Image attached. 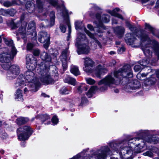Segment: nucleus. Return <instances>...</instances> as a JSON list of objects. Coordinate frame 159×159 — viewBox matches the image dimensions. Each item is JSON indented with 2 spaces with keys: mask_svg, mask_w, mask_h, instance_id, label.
Returning a JSON list of instances; mask_svg holds the SVG:
<instances>
[{
  "mask_svg": "<svg viewBox=\"0 0 159 159\" xmlns=\"http://www.w3.org/2000/svg\"><path fill=\"white\" fill-rule=\"evenodd\" d=\"M159 141V139L157 137H152L148 139L147 140V141L150 143H154L156 144Z\"/></svg>",
  "mask_w": 159,
  "mask_h": 159,
  "instance_id": "4c0bfd02",
  "label": "nucleus"
},
{
  "mask_svg": "<svg viewBox=\"0 0 159 159\" xmlns=\"http://www.w3.org/2000/svg\"><path fill=\"white\" fill-rule=\"evenodd\" d=\"M96 20L94 21V23L96 25L97 28H102L105 29V28L102 22L104 23L109 22L110 20V16L109 15L104 14L102 15V20L101 19L100 14L98 13L96 15Z\"/></svg>",
  "mask_w": 159,
  "mask_h": 159,
  "instance_id": "f8f14e48",
  "label": "nucleus"
},
{
  "mask_svg": "<svg viewBox=\"0 0 159 159\" xmlns=\"http://www.w3.org/2000/svg\"><path fill=\"white\" fill-rule=\"evenodd\" d=\"M146 81V82H148V85H152L154 84L156 82V79L154 77H151Z\"/></svg>",
  "mask_w": 159,
  "mask_h": 159,
  "instance_id": "a19ab883",
  "label": "nucleus"
},
{
  "mask_svg": "<svg viewBox=\"0 0 159 159\" xmlns=\"http://www.w3.org/2000/svg\"><path fill=\"white\" fill-rule=\"evenodd\" d=\"M42 59L45 61L44 64L39 67V71L38 72L41 75L40 80L45 85L53 83L58 78V73L56 72L53 74V72H49L50 68L55 69L56 67L52 65L51 58L48 53L43 52L41 55Z\"/></svg>",
  "mask_w": 159,
  "mask_h": 159,
  "instance_id": "20e7f679",
  "label": "nucleus"
},
{
  "mask_svg": "<svg viewBox=\"0 0 159 159\" xmlns=\"http://www.w3.org/2000/svg\"><path fill=\"white\" fill-rule=\"evenodd\" d=\"M145 29L150 31L153 35H155V30L152 27L149 25L146 24H145Z\"/></svg>",
  "mask_w": 159,
  "mask_h": 159,
  "instance_id": "58836bf2",
  "label": "nucleus"
},
{
  "mask_svg": "<svg viewBox=\"0 0 159 159\" xmlns=\"http://www.w3.org/2000/svg\"><path fill=\"white\" fill-rule=\"evenodd\" d=\"M156 76L157 78H159V73H157L156 74Z\"/></svg>",
  "mask_w": 159,
  "mask_h": 159,
  "instance_id": "774afa93",
  "label": "nucleus"
},
{
  "mask_svg": "<svg viewBox=\"0 0 159 159\" xmlns=\"http://www.w3.org/2000/svg\"><path fill=\"white\" fill-rule=\"evenodd\" d=\"M109 53L110 54L112 55L115 54L116 52L114 51H111L109 52Z\"/></svg>",
  "mask_w": 159,
  "mask_h": 159,
  "instance_id": "e2e57ef3",
  "label": "nucleus"
},
{
  "mask_svg": "<svg viewBox=\"0 0 159 159\" xmlns=\"http://www.w3.org/2000/svg\"><path fill=\"white\" fill-rule=\"evenodd\" d=\"M36 6L38 11L39 12H42L43 10L44 2L41 0H36Z\"/></svg>",
  "mask_w": 159,
  "mask_h": 159,
  "instance_id": "cd10ccee",
  "label": "nucleus"
},
{
  "mask_svg": "<svg viewBox=\"0 0 159 159\" xmlns=\"http://www.w3.org/2000/svg\"><path fill=\"white\" fill-rule=\"evenodd\" d=\"M36 118L41 120L43 122H44L48 120H49L50 119L49 116L47 114L39 115L37 116Z\"/></svg>",
  "mask_w": 159,
  "mask_h": 159,
  "instance_id": "72a5a7b5",
  "label": "nucleus"
},
{
  "mask_svg": "<svg viewBox=\"0 0 159 159\" xmlns=\"http://www.w3.org/2000/svg\"><path fill=\"white\" fill-rule=\"evenodd\" d=\"M70 72L75 76H77L80 74V72L78 67L72 65L70 66Z\"/></svg>",
  "mask_w": 159,
  "mask_h": 159,
  "instance_id": "c756f323",
  "label": "nucleus"
},
{
  "mask_svg": "<svg viewBox=\"0 0 159 159\" xmlns=\"http://www.w3.org/2000/svg\"><path fill=\"white\" fill-rule=\"evenodd\" d=\"M50 22H49L48 20H46L41 24L42 27H52L53 26L55 23V12L53 11H51L50 14Z\"/></svg>",
  "mask_w": 159,
  "mask_h": 159,
  "instance_id": "f3484780",
  "label": "nucleus"
},
{
  "mask_svg": "<svg viewBox=\"0 0 159 159\" xmlns=\"http://www.w3.org/2000/svg\"><path fill=\"white\" fill-rule=\"evenodd\" d=\"M33 47V44L30 43H28L27 45V50H30L32 49Z\"/></svg>",
  "mask_w": 159,
  "mask_h": 159,
  "instance_id": "5fc2aeb1",
  "label": "nucleus"
},
{
  "mask_svg": "<svg viewBox=\"0 0 159 159\" xmlns=\"http://www.w3.org/2000/svg\"><path fill=\"white\" fill-rule=\"evenodd\" d=\"M144 156H147L150 157H152L153 156V154L150 151H148L143 153Z\"/></svg>",
  "mask_w": 159,
  "mask_h": 159,
  "instance_id": "603ef678",
  "label": "nucleus"
},
{
  "mask_svg": "<svg viewBox=\"0 0 159 159\" xmlns=\"http://www.w3.org/2000/svg\"><path fill=\"white\" fill-rule=\"evenodd\" d=\"M27 81L29 84H35L38 86L39 82L36 78L34 72L31 70H28L24 73V77L23 75H20L16 80L14 86L16 88L22 87L24 85H26L25 81Z\"/></svg>",
  "mask_w": 159,
  "mask_h": 159,
  "instance_id": "423d86ee",
  "label": "nucleus"
},
{
  "mask_svg": "<svg viewBox=\"0 0 159 159\" xmlns=\"http://www.w3.org/2000/svg\"><path fill=\"white\" fill-rule=\"evenodd\" d=\"M52 121L53 123V125H55L57 124L58 122V120L57 116H54L52 118Z\"/></svg>",
  "mask_w": 159,
  "mask_h": 159,
  "instance_id": "09e8293b",
  "label": "nucleus"
},
{
  "mask_svg": "<svg viewBox=\"0 0 159 159\" xmlns=\"http://www.w3.org/2000/svg\"><path fill=\"white\" fill-rule=\"evenodd\" d=\"M20 70L18 66L14 65L11 66L7 74V78L8 80H12L20 74Z\"/></svg>",
  "mask_w": 159,
  "mask_h": 159,
  "instance_id": "ddd939ff",
  "label": "nucleus"
},
{
  "mask_svg": "<svg viewBox=\"0 0 159 159\" xmlns=\"http://www.w3.org/2000/svg\"><path fill=\"white\" fill-rule=\"evenodd\" d=\"M112 24H116L117 23V20L116 18H114L112 19Z\"/></svg>",
  "mask_w": 159,
  "mask_h": 159,
  "instance_id": "bf43d9fd",
  "label": "nucleus"
},
{
  "mask_svg": "<svg viewBox=\"0 0 159 159\" xmlns=\"http://www.w3.org/2000/svg\"><path fill=\"white\" fill-rule=\"evenodd\" d=\"M28 118H27L20 117L17 119V123L18 125H20L25 123L28 121Z\"/></svg>",
  "mask_w": 159,
  "mask_h": 159,
  "instance_id": "473e14b6",
  "label": "nucleus"
},
{
  "mask_svg": "<svg viewBox=\"0 0 159 159\" xmlns=\"http://www.w3.org/2000/svg\"><path fill=\"white\" fill-rule=\"evenodd\" d=\"M126 26L131 31H133L136 30V27L131 24L129 22L126 21Z\"/></svg>",
  "mask_w": 159,
  "mask_h": 159,
  "instance_id": "c03bdc74",
  "label": "nucleus"
},
{
  "mask_svg": "<svg viewBox=\"0 0 159 159\" xmlns=\"http://www.w3.org/2000/svg\"><path fill=\"white\" fill-rule=\"evenodd\" d=\"M2 65V68L6 70H7L9 68L10 69L11 63L10 61L9 62H5Z\"/></svg>",
  "mask_w": 159,
  "mask_h": 159,
  "instance_id": "79ce46f5",
  "label": "nucleus"
},
{
  "mask_svg": "<svg viewBox=\"0 0 159 159\" xmlns=\"http://www.w3.org/2000/svg\"><path fill=\"white\" fill-rule=\"evenodd\" d=\"M85 80L87 83L90 85L93 84L95 83V81L91 78H86Z\"/></svg>",
  "mask_w": 159,
  "mask_h": 159,
  "instance_id": "a18cd8bd",
  "label": "nucleus"
},
{
  "mask_svg": "<svg viewBox=\"0 0 159 159\" xmlns=\"http://www.w3.org/2000/svg\"><path fill=\"white\" fill-rule=\"evenodd\" d=\"M148 133V130H140L136 133V135L139 137L132 138L127 141L122 140L115 141L110 143L109 146L111 150L118 153L122 159H130L128 155H131L133 154V147L134 145L138 143L134 147L135 152L139 153L143 148L144 142L142 138Z\"/></svg>",
  "mask_w": 159,
  "mask_h": 159,
  "instance_id": "f257e3e1",
  "label": "nucleus"
},
{
  "mask_svg": "<svg viewBox=\"0 0 159 159\" xmlns=\"http://www.w3.org/2000/svg\"><path fill=\"white\" fill-rule=\"evenodd\" d=\"M65 82L75 85V80L70 77L68 76L64 80Z\"/></svg>",
  "mask_w": 159,
  "mask_h": 159,
  "instance_id": "2f4dec72",
  "label": "nucleus"
},
{
  "mask_svg": "<svg viewBox=\"0 0 159 159\" xmlns=\"http://www.w3.org/2000/svg\"><path fill=\"white\" fill-rule=\"evenodd\" d=\"M119 8H116L112 11H109L108 12L112 16H114L122 20H123V17L120 14L117 13V12L119 11Z\"/></svg>",
  "mask_w": 159,
  "mask_h": 159,
  "instance_id": "bb28decb",
  "label": "nucleus"
},
{
  "mask_svg": "<svg viewBox=\"0 0 159 159\" xmlns=\"http://www.w3.org/2000/svg\"><path fill=\"white\" fill-rule=\"evenodd\" d=\"M141 84L139 81L134 80L129 83L127 85L128 89L131 90L138 89L140 87Z\"/></svg>",
  "mask_w": 159,
  "mask_h": 159,
  "instance_id": "aec40b11",
  "label": "nucleus"
},
{
  "mask_svg": "<svg viewBox=\"0 0 159 159\" xmlns=\"http://www.w3.org/2000/svg\"><path fill=\"white\" fill-rule=\"evenodd\" d=\"M48 15V13H44L43 15V17L44 18H46L47 16V15Z\"/></svg>",
  "mask_w": 159,
  "mask_h": 159,
  "instance_id": "0e129e2a",
  "label": "nucleus"
},
{
  "mask_svg": "<svg viewBox=\"0 0 159 159\" xmlns=\"http://www.w3.org/2000/svg\"><path fill=\"white\" fill-rule=\"evenodd\" d=\"M25 1V0H13L12 2L7 1L3 3V5L8 7L15 4L19 5L22 4Z\"/></svg>",
  "mask_w": 159,
  "mask_h": 159,
  "instance_id": "4be33fe9",
  "label": "nucleus"
},
{
  "mask_svg": "<svg viewBox=\"0 0 159 159\" xmlns=\"http://www.w3.org/2000/svg\"><path fill=\"white\" fill-rule=\"evenodd\" d=\"M33 53L34 55L38 56L40 53V51L38 49H34L33 50Z\"/></svg>",
  "mask_w": 159,
  "mask_h": 159,
  "instance_id": "3c124183",
  "label": "nucleus"
},
{
  "mask_svg": "<svg viewBox=\"0 0 159 159\" xmlns=\"http://www.w3.org/2000/svg\"><path fill=\"white\" fill-rule=\"evenodd\" d=\"M16 11L13 9H8V16L10 15L11 16H13L16 13Z\"/></svg>",
  "mask_w": 159,
  "mask_h": 159,
  "instance_id": "49530a36",
  "label": "nucleus"
},
{
  "mask_svg": "<svg viewBox=\"0 0 159 159\" xmlns=\"http://www.w3.org/2000/svg\"><path fill=\"white\" fill-rule=\"evenodd\" d=\"M24 16H22L21 17L20 21L16 23L13 22L11 24V28L12 29H16L20 25L21 22L24 20Z\"/></svg>",
  "mask_w": 159,
  "mask_h": 159,
  "instance_id": "e433bc0d",
  "label": "nucleus"
},
{
  "mask_svg": "<svg viewBox=\"0 0 159 159\" xmlns=\"http://www.w3.org/2000/svg\"><path fill=\"white\" fill-rule=\"evenodd\" d=\"M115 93H117L119 92V90L118 89H115L114 90Z\"/></svg>",
  "mask_w": 159,
  "mask_h": 159,
  "instance_id": "69168bd1",
  "label": "nucleus"
},
{
  "mask_svg": "<svg viewBox=\"0 0 159 159\" xmlns=\"http://www.w3.org/2000/svg\"><path fill=\"white\" fill-rule=\"evenodd\" d=\"M27 25V22L24 21L22 24L21 26L19 28L18 32L16 33L17 36L20 34L22 38L24 40L25 43L27 41V35L30 34L32 35L36 33L35 31V23L33 21L30 22L28 25L27 31L26 30V26Z\"/></svg>",
  "mask_w": 159,
  "mask_h": 159,
  "instance_id": "6e6552de",
  "label": "nucleus"
},
{
  "mask_svg": "<svg viewBox=\"0 0 159 159\" xmlns=\"http://www.w3.org/2000/svg\"><path fill=\"white\" fill-rule=\"evenodd\" d=\"M125 51V48L123 47L119 49L118 50V51L119 52V53H121L122 52H123Z\"/></svg>",
  "mask_w": 159,
  "mask_h": 159,
  "instance_id": "13d9d810",
  "label": "nucleus"
},
{
  "mask_svg": "<svg viewBox=\"0 0 159 159\" xmlns=\"http://www.w3.org/2000/svg\"><path fill=\"white\" fill-rule=\"evenodd\" d=\"M87 102V99L86 98L84 97H82V101L81 103L82 104H84L85 103H86Z\"/></svg>",
  "mask_w": 159,
  "mask_h": 159,
  "instance_id": "4d7b16f0",
  "label": "nucleus"
},
{
  "mask_svg": "<svg viewBox=\"0 0 159 159\" xmlns=\"http://www.w3.org/2000/svg\"><path fill=\"white\" fill-rule=\"evenodd\" d=\"M89 149H84L80 153L77 154L70 159H106L109 155H112V153L110 149L107 146L102 147L100 148L97 151L96 154L92 151L91 154L92 155L90 156H84V153L88 150Z\"/></svg>",
  "mask_w": 159,
  "mask_h": 159,
  "instance_id": "39448f33",
  "label": "nucleus"
},
{
  "mask_svg": "<svg viewBox=\"0 0 159 159\" xmlns=\"http://www.w3.org/2000/svg\"><path fill=\"white\" fill-rule=\"evenodd\" d=\"M71 90L67 87H63L60 90V93L62 94H69Z\"/></svg>",
  "mask_w": 159,
  "mask_h": 159,
  "instance_id": "f704fd0d",
  "label": "nucleus"
},
{
  "mask_svg": "<svg viewBox=\"0 0 159 159\" xmlns=\"http://www.w3.org/2000/svg\"><path fill=\"white\" fill-rule=\"evenodd\" d=\"M75 28L76 30L80 29L83 30L85 33L88 35L89 37L93 40L94 43L97 44L99 47L102 48V46L100 42L95 37V35L92 34L84 26L82 22L76 21L75 23Z\"/></svg>",
  "mask_w": 159,
  "mask_h": 159,
  "instance_id": "9b49d317",
  "label": "nucleus"
},
{
  "mask_svg": "<svg viewBox=\"0 0 159 159\" xmlns=\"http://www.w3.org/2000/svg\"><path fill=\"white\" fill-rule=\"evenodd\" d=\"M15 98L17 101H23L22 91L19 89H18L15 94Z\"/></svg>",
  "mask_w": 159,
  "mask_h": 159,
  "instance_id": "a878e982",
  "label": "nucleus"
},
{
  "mask_svg": "<svg viewBox=\"0 0 159 159\" xmlns=\"http://www.w3.org/2000/svg\"><path fill=\"white\" fill-rule=\"evenodd\" d=\"M87 27L90 31H92L94 30V27L92 25L90 24H88L87 26Z\"/></svg>",
  "mask_w": 159,
  "mask_h": 159,
  "instance_id": "6e6d98bb",
  "label": "nucleus"
},
{
  "mask_svg": "<svg viewBox=\"0 0 159 159\" xmlns=\"http://www.w3.org/2000/svg\"><path fill=\"white\" fill-rule=\"evenodd\" d=\"M143 68L140 66V64L136 65L134 67V70L135 72H138Z\"/></svg>",
  "mask_w": 159,
  "mask_h": 159,
  "instance_id": "8fccbe9b",
  "label": "nucleus"
},
{
  "mask_svg": "<svg viewBox=\"0 0 159 159\" xmlns=\"http://www.w3.org/2000/svg\"><path fill=\"white\" fill-rule=\"evenodd\" d=\"M33 130L29 126L19 127L17 129L18 139L20 141H25L28 139L33 133Z\"/></svg>",
  "mask_w": 159,
  "mask_h": 159,
  "instance_id": "9d476101",
  "label": "nucleus"
},
{
  "mask_svg": "<svg viewBox=\"0 0 159 159\" xmlns=\"http://www.w3.org/2000/svg\"><path fill=\"white\" fill-rule=\"evenodd\" d=\"M110 159H118V158H115L113 157H110Z\"/></svg>",
  "mask_w": 159,
  "mask_h": 159,
  "instance_id": "338daca9",
  "label": "nucleus"
},
{
  "mask_svg": "<svg viewBox=\"0 0 159 159\" xmlns=\"http://www.w3.org/2000/svg\"><path fill=\"white\" fill-rule=\"evenodd\" d=\"M150 59L149 58L143 59L140 62V65L142 66H146L150 63Z\"/></svg>",
  "mask_w": 159,
  "mask_h": 159,
  "instance_id": "ea45409f",
  "label": "nucleus"
},
{
  "mask_svg": "<svg viewBox=\"0 0 159 159\" xmlns=\"http://www.w3.org/2000/svg\"><path fill=\"white\" fill-rule=\"evenodd\" d=\"M60 28L61 30L63 33H65L66 30V27L65 26H64L61 24L60 25Z\"/></svg>",
  "mask_w": 159,
  "mask_h": 159,
  "instance_id": "864d4df0",
  "label": "nucleus"
},
{
  "mask_svg": "<svg viewBox=\"0 0 159 159\" xmlns=\"http://www.w3.org/2000/svg\"><path fill=\"white\" fill-rule=\"evenodd\" d=\"M116 62L115 60H113L112 61L111 63L110 66H114L116 64Z\"/></svg>",
  "mask_w": 159,
  "mask_h": 159,
  "instance_id": "052dcab7",
  "label": "nucleus"
},
{
  "mask_svg": "<svg viewBox=\"0 0 159 159\" xmlns=\"http://www.w3.org/2000/svg\"><path fill=\"white\" fill-rule=\"evenodd\" d=\"M37 86L35 85V84H29L27 87L24 89V93H26L29 91L32 92H36L37 91V90H36V87Z\"/></svg>",
  "mask_w": 159,
  "mask_h": 159,
  "instance_id": "b1692460",
  "label": "nucleus"
},
{
  "mask_svg": "<svg viewBox=\"0 0 159 159\" xmlns=\"http://www.w3.org/2000/svg\"><path fill=\"white\" fill-rule=\"evenodd\" d=\"M125 29L122 27L118 26L116 27L115 29V32L119 35V36L121 37L124 33Z\"/></svg>",
  "mask_w": 159,
  "mask_h": 159,
  "instance_id": "7c9ffc66",
  "label": "nucleus"
},
{
  "mask_svg": "<svg viewBox=\"0 0 159 159\" xmlns=\"http://www.w3.org/2000/svg\"><path fill=\"white\" fill-rule=\"evenodd\" d=\"M140 38L141 42V48L145 55L150 57L153 50L159 59V44L154 40H151L148 35L139 31L136 34L128 33L126 35L125 40L126 42L130 45L132 44L136 40L135 36Z\"/></svg>",
  "mask_w": 159,
  "mask_h": 159,
  "instance_id": "f03ea898",
  "label": "nucleus"
},
{
  "mask_svg": "<svg viewBox=\"0 0 159 159\" xmlns=\"http://www.w3.org/2000/svg\"><path fill=\"white\" fill-rule=\"evenodd\" d=\"M12 55L11 52L10 53H3L0 54V61L2 63L10 61V60L13 59L15 56H12Z\"/></svg>",
  "mask_w": 159,
  "mask_h": 159,
  "instance_id": "6ab92c4d",
  "label": "nucleus"
},
{
  "mask_svg": "<svg viewBox=\"0 0 159 159\" xmlns=\"http://www.w3.org/2000/svg\"><path fill=\"white\" fill-rule=\"evenodd\" d=\"M84 59V67H83L84 71L89 74L93 73L94 76L101 78L102 75H104L107 72V70L99 65L96 68L95 71L93 70V67L94 62L90 58L87 57Z\"/></svg>",
  "mask_w": 159,
  "mask_h": 159,
  "instance_id": "0eeeda50",
  "label": "nucleus"
},
{
  "mask_svg": "<svg viewBox=\"0 0 159 159\" xmlns=\"http://www.w3.org/2000/svg\"><path fill=\"white\" fill-rule=\"evenodd\" d=\"M114 75L118 80H116L112 75H109L99 81L98 84L100 91H103L107 89L108 87H111L113 84H119L121 78H131L133 76L132 72L129 65H126L117 71L114 72Z\"/></svg>",
  "mask_w": 159,
  "mask_h": 159,
  "instance_id": "7ed1b4c3",
  "label": "nucleus"
},
{
  "mask_svg": "<svg viewBox=\"0 0 159 159\" xmlns=\"http://www.w3.org/2000/svg\"><path fill=\"white\" fill-rule=\"evenodd\" d=\"M85 35L81 33L78 34V36L76 39L75 46L77 47V52L79 54H87L90 50V48L87 45L82 43L80 44V42L86 40Z\"/></svg>",
  "mask_w": 159,
  "mask_h": 159,
  "instance_id": "1a4fd4ad",
  "label": "nucleus"
},
{
  "mask_svg": "<svg viewBox=\"0 0 159 159\" xmlns=\"http://www.w3.org/2000/svg\"><path fill=\"white\" fill-rule=\"evenodd\" d=\"M3 39L6 44L9 47L10 49H11V52H12V56L16 55L17 53V50L13 45V41L4 38H3Z\"/></svg>",
  "mask_w": 159,
  "mask_h": 159,
  "instance_id": "412c9836",
  "label": "nucleus"
},
{
  "mask_svg": "<svg viewBox=\"0 0 159 159\" xmlns=\"http://www.w3.org/2000/svg\"><path fill=\"white\" fill-rule=\"evenodd\" d=\"M25 6L27 11L29 13H31L34 11L35 9L34 4L32 2H27Z\"/></svg>",
  "mask_w": 159,
  "mask_h": 159,
  "instance_id": "5701e85b",
  "label": "nucleus"
},
{
  "mask_svg": "<svg viewBox=\"0 0 159 159\" xmlns=\"http://www.w3.org/2000/svg\"><path fill=\"white\" fill-rule=\"evenodd\" d=\"M96 86H92L86 93V95L88 98L91 97L94 93L95 91L97 89Z\"/></svg>",
  "mask_w": 159,
  "mask_h": 159,
  "instance_id": "c9c22d12",
  "label": "nucleus"
},
{
  "mask_svg": "<svg viewBox=\"0 0 159 159\" xmlns=\"http://www.w3.org/2000/svg\"><path fill=\"white\" fill-rule=\"evenodd\" d=\"M87 86L86 85L84 84H81L77 86V91L78 93H80L83 92L87 90Z\"/></svg>",
  "mask_w": 159,
  "mask_h": 159,
  "instance_id": "c85d7f7f",
  "label": "nucleus"
},
{
  "mask_svg": "<svg viewBox=\"0 0 159 159\" xmlns=\"http://www.w3.org/2000/svg\"><path fill=\"white\" fill-rule=\"evenodd\" d=\"M32 59L30 58V56L27 55L26 56L27 63L26 67L29 70H33L36 67L37 65V59L32 57Z\"/></svg>",
  "mask_w": 159,
  "mask_h": 159,
  "instance_id": "dca6fc26",
  "label": "nucleus"
},
{
  "mask_svg": "<svg viewBox=\"0 0 159 159\" xmlns=\"http://www.w3.org/2000/svg\"><path fill=\"white\" fill-rule=\"evenodd\" d=\"M148 72L146 73H144L141 74L140 73H139L136 76L137 78L138 79L141 80H143L144 79V78L149 73H150V72H153V71H155L154 70H153L151 69L149 67H148Z\"/></svg>",
  "mask_w": 159,
  "mask_h": 159,
  "instance_id": "393cba45",
  "label": "nucleus"
},
{
  "mask_svg": "<svg viewBox=\"0 0 159 159\" xmlns=\"http://www.w3.org/2000/svg\"><path fill=\"white\" fill-rule=\"evenodd\" d=\"M49 3L54 6V7H58V0H47Z\"/></svg>",
  "mask_w": 159,
  "mask_h": 159,
  "instance_id": "37998d69",
  "label": "nucleus"
},
{
  "mask_svg": "<svg viewBox=\"0 0 159 159\" xmlns=\"http://www.w3.org/2000/svg\"><path fill=\"white\" fill-rule=\"evenodd\" d=\"M38 40L41 43H44L43 47L45 49L48 48L50 44V35L47 32H40L39 34Z\"/></svg>",
  "mask_w": 159,
  "mask_h": 159,
  "instance_id": "4468645a",
  "label": "nucleus"
},
{
  "mask_svg": "<svg viewBox=\"0 0 159 159\" xmlns=\"http://www.w3.org/2000/svg\"><path fill=\"white\" fill-rule=\"evenodd\" d=\"M62 15L66 24L68 25L69 33L71 32L70 25L69 23V15L72 13L71 12H68L65 7H63L61 10Z\"/></svg>",
  "mask_w": 159,
  "mask_h": 159,
  "instance_id": "a211bd4d",
  "label": "nucleus"
},
{
  "mask_svg": "<svg viewBox=\"0 0 159 159\" xmlns=\"http://www.w3.org/2000/svg\"><path fill=\"white\" fill-rule=\"evenodd\" d=\"M69 53L68 48H67L62 52L61 55L60 56V58L62 62V66L64 70H66L67 67V62L69 59H70V57H68Z\"/></svg>",
  "mask_w": 159,
  "mask_h": 159,
  "instance_id": "2eb2a0df",
  "label": "nucleus"
},
{
  "mask_svg": "<svg viewBox=\"0 0 159 159\" xmlns=\"http://www.w3.org/2000/svg\"><path fill=\"white\" fill-rule=\"evenodd\" d=\"M41 96L44 98H46V97L49 98V95H48L46 94L45 93H42L41 94Z\"/></svg>",
  "mask_w": 159,
  "mask_h": 159,
  "instance_id": "680f3d73",
  "label": "nucleus"
},
{
  "mask_svg": "<svg viewBox=\"0 0 159 159\" xmlns=\"http://www.w3.org/2000/svg\"><path fill=\"white\" fill-rule=\"evenodd\" d=\"M8 9L4 10L2 8L0 9V14L3 16H8Z\"/></svg>",
  "mask_w": 159,
  "mask_h": 159,
  "instance_id": "de8ad7c7",
  "label": "nucleus"
}]
</instances>
